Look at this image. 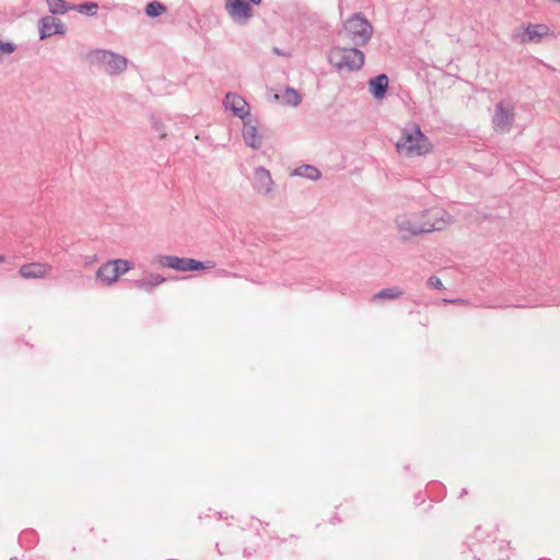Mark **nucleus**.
Masks as SVG:
<instances>
[{
  "mask_svg": "<svg viewBox=\"0 0 560 560\" xmlns=\"http://www.w3.org/2000/svg\"><path fill=\"white\" fill-rule=\"evenodd\" d=\"M89 60L91 65L100 66L112 74L121 72L127 67V60L124 57L105 50H96L91 52L89 55Z\"/></svg>",
  "mask_w": 560,
  "mask_h": 560,
  "instance_id": "423d86ee",
  "label": "nucleus"
},
{
  "mask_svg": "<svg viewBox=\"0 0 560 560\" xmlns=\"http://www.w3.org/2000/svg\"><path fill=\"white\" fill-rule=\"evenodd\" d=\"M295 172L298 175H301V176H304V177H307L311 179H317L320 176L319 171L310 165L301 166Z\"/></svg>",
  "mask_w": 560,
  "mask_h": 560,
  "instance_id": "6ab92c4d",
  "label": "nucleus"
},
{
  "mask_svg": "<svg viewBox=\"0 0 560 560\" xmlns=\"http://www.w3.org/2000/svg\"><path fill=\"white\" fill-rule=\"evenodd\" d=\"M275 98L289 106H298L302 101V95L294 89L287 88L282 92L275 94Z\"/></svg>",
  "mask_w": 560,
  "mask_h": 560,
  "instance_id": "4468645a",
  "label": "nucleus"
},
{
  "mask_svg": "<svg viewBox=\"0 0 560 560\" xmlns=\"http://www.w3.org/2000/svg\"><path fill=\"white\" fill-rule=\"evenodd\" d=\"M155 262L163 268H171L179 272L203 271L214 268L213 261H199L192 258H184L171 255H160L155 257Z\"/></svg>",
  "mask_w": 560,
  "mask_h": 560,
  "instance_id": "7ed1b4c3",
  "label": "nucleus"
},
{
  "mask_svg": "<svg viewBox=\"0 0 560 560\" xmlns=\"http://www.w3.org/2000/svg\"><path fill=\"white\" fill-rule=\"evenodd\" d=\"M435 213L425 212L419 217H402L398 221V228L404 238H408L421 233H429L434 230H441L444 225L442 220H432Z\"/></svg>",
  "mask_w": 560,
  "mask_h": 560,
  "instance_id": "f03ea898",
  "label": "nucleus"
},
{
  "mask_svg": "<svg viewBox=\"0 0 560 560\" xmlns=\"http://www.w3.org/2000/svg\"><path fill=\"white\" fill-rule=\"evenodd\" d=\"M62 33V26L55 18L48 16L42 20L40 38L51 36L52 34Z\"/></svg>",
  "mask_w": 560,
  "mask_h": 560,
  "instance_id": "2eb2a0df",
  "label": "nucleus"
},
{
  "mask_svg": "<svg viewBox=\"0 0 560 560\" xmlns=\"http://www.w3.org/2000/svg\"><path fill=\"white\" fill-rule=\"evenodd\" d=\"M225 107L230 108L236 116L242 119H244L249 113V107L246 101L235 94H228L225 96Z\"/></svg>",
  "mask_w": 560,
  "mask_h": 560,
  "instance_id": "f8f14e48",
  "label": "nucleus"
},
{
  "mask_svg": "<svg viewBox=\"0 0 560 560\" xmlns=\"http://www.w3.org/2000/svg\"><path fill=\"white\" fill-rule=\"evenodd\" d=\"M401 292L397 289H386L378 292L375 295V299H396L400 296Z\"/></svg>",
  "mask_w": 560,
  "mask_h": 560,
  "instance_id": "4be33fe9",
  "label": "nucleus"
},
{
  "mask_svg": "<svg viewBox=\"0 0 560 560\" xmlns=\"http://www.w3.org/2000/svg\"><path fill=\"white\" fill-rule=\"evenodd\" d=\"M132 269V264L126 259H114L103 264L96 271V278L105 285L114 284L120 275Z\"/></svg>",
  "mask_w": 560,
  "mask_h": 560,
  "instance_id": "39448f33",
  "label": "nucleus"
},
{
  "mask_svg": "<svg viewBox=\"0 0 560 560\" xmlns=\"http://www.w3.org/2000/svg\"><path fill=\"white\" fill-rule=\"evenodd\" d=\"M513 119V108L508 104H499L497 106L493 122L500 130H505L510 127Z\"/></svg>",
  "mask_w": 560,
  "mask_h": 560,
  "instance_id": "9d476101",
  "label": "nucleus"
},
{
  "mask_svg": "<svg viewBox=\"0 0 560 560\" xmlns=\"http://www.w3.org/2000/svg\"><path fill=\"white\" fill-rule=\"evenodd\" d=\"M346 31L357 44H365L372 35V26L360 16H353L348 20Z\"/></svg>",
  "mask_w": 560,
  "mask_h": 560,
  "instance_id": "6e6552de",
  "label": "nucleus"
},
{
  "mask_svg": "<svg viewBox=\"0 0 560 560\" xmlns=\"http://www.w3.org/2000/svg\"><path fill=\"white\" fill-rule=\"evenodd\" d=\"M429 284L433 288H436V289H442L443 288V283L442 281L436 278V277H432L429 279Z\"/></svg>",
  "mask_w": 560,
  "mask_h": 560,
  "instance_id": "393cba45",
  "label": "nucleus"
},
{
  "mask_svg": "<svg viewBox=\"0 0 560 560\" xmlns=\"http://www.w3.org/2000/svg\"><path fill=\"white\" fill-rule=\"evenodd\" d=\"M79 11L80 12H90L91 14H94L96 9H97V5L95 3H89V4H81L78 7Z\"/></svg>",
  "mask_w": 560,
  "mask_h": 560,
  "instance_id": "5701e85b",
  "label": "nucleus"
},
{
  "mask_svg": "<svg viewBox=\"0 0 560 560\" xmlns=\"http://www.w3.org/2000/svg\"><path fill=\"white\" fill-rule=\"evenodd\" d=\"M243 136L247 144L253 148H257L260 145V136L258 133L257 125L253 120H247L244 122Z\"/></svg>",
  "mask_w": 560,
  "mask_h": 560,
  "instance_id": "ddd939ff",
  "label": "nucleus"
},
{
  "mask_svg": "<svg viewBox=\"0 0 560 560\" xmlns=\"http://www.w3.org/2000/svg\"><path fill=\"white\" fill-rule=\"evenodd\" d=\"M47 4L52 13H63L67 10L62 0H47Z\"/></svg>",
  "mask_w": 560,
  "mask_h": 560,
  "instance_id": "412c9836",
  "label": "nucleus"
},
{
  "mask_svg": "<svg viewBox=\"0 0 560 560\" xmlns=\"http://www.w3.org/2000/svg\"><path fill=\"white\" fill-rule=\"evenodd\" d=\"M388 86V79L385 74H380L370 81V90L377 98L384 96Z\"/></svg>",
  "mask_w": 560,
  "mask_h": 560,
  "instance_id": "f3484780",
  "label": "nucleus"
},
{
  "mask_svg": "<svg viewBox=\"0 0 560 560\" xmlns=\"http://www.w3.org/2000/svg\"><path fill=\"white\" fill-rule=\"evenodd\" d=\"M249 1L255 3V4H259L261 0H249Z\"/></svg>",
  "mask_w": 560,
  "mask_h": 560,
  "instance_id": "a878e982",
  "label": "nucleus"
},
{
  "mask_svg": "<svg viewBox=\"0 0 560 560\" xmlns=\"http://www.w3.org/2000/svg\"><path fill=\"white\" fill-rule=\"evenodd\" d=\"M552 33L547 25L544 24H529L520 27L515 34L514 39L520 44L539 43L544 38L551 36Z\"/></svg>",
  "mask_w": 560,
  "mask_h": 560,
  "instance_id": "0eeeda50",
  "label": "nucleus"
},
{
  "mask_svg": "<svg viewBox=\"0 0 560 560\" xmlns=\"http://www.w3.org/2000/svg\"><path fill=\"white\" fill-rule=\"evenodd\" d=\"M164 11L165 7L158 1L149 3L145 8L147 14L152 18L161 15Z\"/></svg>",
  "mask_w": 560,
  "mask_h": 560,
  "instance_id": "aec40b11",
  "label": "nucleus"
},
{
  "mask_svg": "<svg viewBox=\"0 0 560 560\" xmlns=\"http://www.w3.org/2000/svg\"><path fill=\"white\" fill-rule=\"evenodd\" d=\"M226 10L237 21H246L250 15V8L244 0H228Z\"/></svg>",
  "mask_w": 560,
  "mask_h": 560,
  "instance_id": "9b49d317",
  "label": "nucleus"
},
{
  "mask_svg": "<svg viewBox=\"0 0 560 560\" xmlns=\"http://www.w3.org/2000/svg\"><path fill=\"white\" fill-rule=\"evenodd\" d=\"M396 150L404 156H421L432 151V143L420 127L413 125L401 131V136L396 142Z\"/></svg>",
  "mask_w": 560,
  "mask_h": 560,
  "instance_id": "f257e3e1",
  "label": "nucleus"
},
{
  "mask_svg": "<svg viewBox=\"0 0 560 560\" xmlns=\"http://www.w3.org/2000/svg\"><path fill=\"white\" fill-rule=\"evenodd\" d=\"M255 184L258 190L269 192L272 185L269 172L264 168L257 170L255 173Z\"/></svg>",
  "mask_w": 560,
  "mask_h": 560,
  "instance_id": "dca6fc26",
  "label": "nucleus"
},
{
  "mask_svg": "<svg viewBox=\"0 0 560 560\" xmlns=\"http://www.w3.org/2000/svg\"><path fill=\"white\" fill-rule=\"evenodd\" d=\"M165 279L158 273H149L143 279L137 280L135 284L138 288L150 290L161 283H163Z\"/></svg>",
  "mask_w": 560,
  "mask_h": 560,
  "instance_id": "a211bd4d",
  "label": "nucleus"
},
{
  "mask_svg": "<svg viewBox=\"0 0 560 560\" xmlns=\"http://www.w3.org/2000/svg\"><path fill=\"white\" fill-rule=\"evenodd\" d=\"M329 59L339 69L355 70L364 63L363 52L354 48H335L330 51Z\"/></svg>",
  "mask_w": 560,
  "mask_h": 560,
  "instance_id": "20e7f679",
  "label": "nucleus"
},
{
  "mask_svg": "<svg viewBox=\"0 0 560 560\" xmlns=\"http://www.w3.org/2000/svg\"><path fill=\"white\" fill-rule=\"evenodd\" d=\"M14 50V46L10 43H0V56L11 54Z\"/></svg>",
  "mask_w": 560,
  "mask_h": 560,
  "instance_id": "b1692460",
  "label": "nucleus"
},
{
  "mask_svg": "<svg viewBox=\"0 0 560 560\" xmlns=\"http://www.w3.org/2000/svg\"><path fill=\"white\" fill-rule=\"evenodd\" d=\"M19 272L24 279H39L50 272V267L46 264L32 262L23 265Z\"/></svg>",
  "mask_w": 560,
  "mask_h": 560,
  "instance_id": "1a4fd4ad",
  "label": "nucleus"
}]
</instances>
